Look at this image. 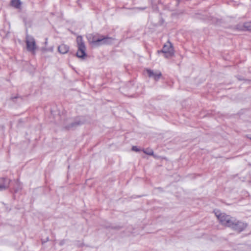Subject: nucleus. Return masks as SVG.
<instances>
[{
    "label": "nucleus",
    "instance_id": "nucleus-12",
    "mask_svg": "<svg viewBox=\"0 0 251 251\" xmlns=\"http://www.w3.org/2000/svg\"><path fill=\"white\" fill-rule=\"evenodd\" d=\"M11 5L15 8H19L21 5L20 0H11Z\"/></svg>",
    "mask_w": 251,
    "mask_h": 251
},
{
    "label": "nucleus",
    "instance_id": "nucleus-2",
    "mask_svg": "<svg viewBox=\"0 0 251 251\" xmlns=\"http://www.w3.org/2000/svg\"><path fill=\"white\" fill-rule=\"evenodd\" d=\"M215 214L221 224L224 226L230 227L232 223L234 221V218L226 215L221 211H215Z\"/></svg>",
    "mask_w": 251,
    "mask_h": 251
},
{
    "label": "nucleus",
    "instance_id": "nucleus-6",
    "mask_svg": "<svg viewBox=\"0 0 251 251\" xmlns=\"http://www.w3.org/2000/svg\"><path fill=\"white\" fill-rule=\"evenodd\" d=\"M230 226L234 230L238 232L243 231L247 227V224L244 222L238 221L234 218V221L232 223Z\"/></svg>",
    "mask_w": 251,
    "mask_h": 251
},
{
    "label": "nucleus",
    "instance_id": "nucleus-15",
    "mask_svg": "<svg viewBox=\"0 0 251 251\" xmlns=\"http://www.w3.org/2000/svg\"><path fill=\"white\" fill-rule=\"evenodd\" d=\"M137 9H140V10H144L145 9V8H137Z\"/></svg>",
    "mask_w": 251,
    "mask_h": 251
},
{
    "label": "nucleus",
    "instance_id": "nucleus-14",
    "mask_svg": "<svg viewBox=\"0 0 251 251\" xmlns=\"http://www.w3.org/2000/svg\"><path fill=\"white\" fill-rule=\"evenodd\" d=\"M132 150L133 151H136V152L139 151H140V150L136 146H133L132 147Z\"/></svg>",
    "mask_w": 251,
    "mask_h": 251
},
{
    "label": "nucleus",
    "instance_id": "nucleus-16",
    "mask_svg": "<svg viewBox=\"0 0 251 251\" xmlns=\"http://www.w3.org/2000/svg\"><path fill=\"white\" fill-rule=\"evenodd\" d=\"M247 137H248V138H249V139H250L251 140V135H248Z\"/></svg>",
    "mask_w": 251,
    "mask_h": 251
},
{
    "label": "nucleus",
    "instance_id": "nucleus-8",
    "mask_svg": "<svg viewBox=\"0 0 251 251\" xmlns=\"http://www.w3.org/2000/svg\"><path fill=\"white\" fill-rule=\"evenodd\" d=\"M10 182V179L6 178H0V191L8 188Z\"/></svg>",
    "mask_w": 251,
    "mask_h": 251
},
{
    "label": "nucleus",
    "instance_id": "nucleus-4",
    "mask_svg": "<svg viewBox=\"0 0 251 251\" xmlns=\"http://www.w3.org/2000/svg\"><path fill=\"white\" fill-rule=\"evenodd\" d=\"M157 52L158 53H163L166 58L172 56L174 54V49L172 44L170 42H168L164 45L162 50H158Z\"/></svg>",
    "mask_w": 251,
    "mask_h": 251
},
{
    "label": "nucleus",
    "instance_id": "nucleus-9",
    "mask_svg": "<svg viewBox=\"0 0 251 251\" xmlns=\"http://www.w3.org/2000/svg\"><path fill=\"white\" fill-rule=\"evenodd\" d=\"M69 47L65 44H61L58 47V51L62 54H65L68 52Z\"/></svg>",
    "mask_w": 251,
    "mask_h": 251
},
{
    "label": "nucleus",
    "instance_id": "nucleus-10",
    "mask_svg": "<svg viewBox=\"0 0 251 251\" xmlns=\"http://www.w3.org/2000/svg\"><path fill=\"white\" fill-rule=\"evenodd\" d=\"M239 28L241 30L251 31V22L244 23L243 26Z\"/></svg>",
    "mask_w": 251,
    "mask_h": 251
},
{
    "label": "nucleus",
    "instance_id": "nucleus-11",
    "mask_svg": "<svg viewBox=\"0 0 251 251\" xmlns=\"http://www.w3.org/2000/svg\"><path fill=\"white\" fill-rule=\"evenodd\" d=\"M82 124V122H81L80 120H79V121L77 120L76 122H75L74 123H71L70 125H65L64 126H65V128H70L71 127H74L76 126H78V125H81Z\"/></svg>",
    "mask_w": 251,
    "mask_h": 251
},
{
    "label": "nucleus",
    "instance_id": "nucleus-3",
    "mask_svg": "<svg viewBox=\"0 0 251 251\" xmlns=\"http://www.w3.org/2000/svg\"><path fill=\"white\" fill-rule=\"evenodd\" d=\"M78 50L76 52V56L80 58H84L86 56V47L83 41L82 37L77 36L76 38Z\"/></svg>",
    "mask_w": 251,
    "mask_h": 251
},
{
    "label": "nucleus",
    "instance_id": "nucleus-17",
    "mask_svg": "<svg viewBox=\"0 0 251 251\" xmlns=\"http://www.w3.org/2000/svg\"><path fill=\"white\" fill-rule=\"evenodd\" d=\"M180 0H177V2H179Z\"/></svg>",
    "mask_w": 251,
    "mask_h": 251
},
{
    "label": "nucleus",
    "instance_id": "nucleus-5",
    "mask_svg": "<svg viewBox=\"0 0 251 251\" xmlns=\"http://www.w3.org/2000/svg\"><path fill=\"white\" fill-rule=\"evenodd\" d=\"M25 42L27 50L35 53L37 47L34 38L32 36L27 35L25 38Z\"/></svg>",
    "mask_w": 251,
    "mask_h": 251
},
{
    "label": "nucleus",
    "instance_id": "nucleus-13",
    "mask_svg": "<svg viewBox=\"0 0 251 251\" xmlns=\"http://www.w3.org/2000/svg\"><path fill=\"white\" fill-rule=\"evenodd\" d=\"M143 152L148 154V155H153V151L151 149H146V150H143Z\"/></svg>",
    "mask_w": 251,
    "mask_h": 251
},
{
    "label": "nucleus",
    "instance_id": "nucleus-1",
    "mask_svg": "<svg viewBox=\"0 0 251 251\" xmlns=\"http://www.w3.org/2000/svg\"><path fill=\"white\" fill-rule=\"evenodd\" d=\"M88 39L90 43L97 46L110 44L114 40L111 37L99 34H89L88 36Z\"/></svg>",
    "mask_w": 251,
    "mask_h": 251
},
{
    "label": "nucleus",
    "instance_id": "nucleus-7",
    "mask_svg": "<svg viewBox=\"0 0 251 251\" xmlns=\"http://www.w3.org/2000/svg\"><path fill=\"white\" fill-rule=\"evenodd\" d=\"M145 72L150 77L152 78L155 80H158L162 75L161 72L158 71H153L150 69H147Z\"/></svg>",
    "mask_w": 251,
    "mask_h": 251
}]
</instances>
